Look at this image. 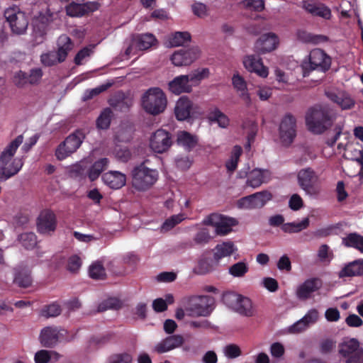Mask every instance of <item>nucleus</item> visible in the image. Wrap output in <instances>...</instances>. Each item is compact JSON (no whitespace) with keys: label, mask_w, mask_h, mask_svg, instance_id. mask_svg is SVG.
Wrapping results in <instances>:
<instances>
[{"label":"nucleus","mask_w":363,"mask_h":363,"mask_svg":"<svg viewBox=\"0 0 363 363\" xmlns=\"http://www.w3.org/2000/svg\"><path fill=\"white\" fill-rule=\"evenodd\" d=\"M23 141L22 135L9 143L0 154V182H6L16 175L23 166V159L14 155Z\"/></svg>","instance_id":"1"},{"label":"nucleus","mask_w":363,"mask_h":363,"mask_svg":"<svg viewBox=\"0 0 363 363\" xmlns=\"http://www.w3.org/2000/svg\"><path fill=\"white\" fill-rule=\"evenodd\" d=\"M305 118L308 130L315 135L323 133L332 125L333 121L328 106L320 105L311 107Z\"/></svg>","instance_id":"2"},{"label":"nucleus","mask_w":363,"mask_h":363,"mask_svg":"<svg viewBox=\"0 0 363 363\" xmlns=\"http://www.w3.org/2000/svg\"><path fill=\"white\" fill-rule=\"evenodd\" d=\"M131 179L133 187L138 191L143 192L155 185L159 179V172L155 169L147 167L142 162L131 170Z\"/></svg>","instance_id":"3"},{"label":"nucleus","mask_w":363,"mask_h":363,"mask_svg":"<svg viewBox=\"0 0 363 363\" xmlns=\"http://www.w3.org/2000/svg\"><path fill=\"white\" fill-rule=\"evenodd\" d=\"M167 100L164 91L159 87L149 88L141 97V105L145 111L157 116L164 111Z\"/></svg>","instance_id":"4"},{"label":"nucleus","mask_w":363,"mask_h":363,"mask_svg":"<svg viewBox=\"0 0 363 363\" xmlns=\"http://www.w3.org/2000/svg\"><path fill=\"white\" fill-rule=\"evenodd\" d=\"M222 301L240 315L252 317L255 314L251 299L242 295L235 292H225L222 296Z\"/></svg>","instance_id":"5"},{"label":"nucleus","mask_w":363,"mask_h":363,"mask_svg":"<svg viewBox=\"0 0 363 363\" xmlns=\"http://www.w3.org/2000/svg\"><path fill=\"white\" fill-rule=\"evenodd\" d=\"M331 65L330 57L322 50L314 49L308 55V60L301 64L303 77L308 76L313 70L322 72L328 71Z\"/></svg>","instance_id":"6"},{"label":"nucleus","mask_w":363,"mask_h":363,"mask_svg":"<svg viewBox=\"0 0 363 363\" xmlns=\"http://www.w3.org/2000/svg\"><path fill=\"white\" fill-rule=\"evenodd\" d=\"M319 180V176L311 167L301 169L297 172V183L305 194L310 197H315L319 194L315 184Z\"/></svg>","instance_id":"7"},{"label":"nucleus","mask_w":363,"mask_h":363,"mask_svg":"<svg viewBox=\"0 0 363 363\" xmlns=\"http://www.w3.org/2000/svg\"><path fill=\"white\" fill-rule=\"evenodd\" d=\"M214 309V298L209 296H193L189 300L186 308L189 315L193 317H207Z\"/></svg>","instance_id":"8"},{"label":"nucleus","mask_w":363,"mask_h":363,"mask_svg":"<svg viewBox=\"0 0 363 363\" xmlns=\"http://www.w3.org/2000/svg\"><path fill=\"white\" fill-rule=\"evenodd\" d=\"M85 138L82 130H76L68 135L65 141L56 150L55 155L59 160H63L70 154L74 152L82 145Z\"/></svg>","instance_id":"9"},{"label":"nucleus","mask_w":363,"mask_h":363,"mask_svg":"<svg viewBox=\"0 0 363 363\" xmlns=\"http://www.w3.org/2000/svg\"><path fill=\"white\" fill-rule=\"evenodd\" d=\"M203 223L214 226L217 235H225L232 231V228L238 224V221L234 218L211 213L203 220Z\"/></svg>","instance_id":"10"},{"label":"nucleus","mask_w":363,"mask_h":363,"mask_svg":"<svg viewBox=\"0 0 363 363\" xmlns=\"http://www.w3.org/2000/svg\"><path fill=\"white\" fill-rule=\"evenodd\" d=\"M279 137L285 146H289L296 136V118L291 113L281 118L279 127Z\"/></svg>","instance_id":"11"},{"label":"nucleus","mask_w":363,"mask_h":363,"mask_svg":"<svg viewBox=\"0 0 363 363\" xmlns=\"http://www.w3.org/2000/svg\"><path fill=\"white\" fill-rule=\"evenodd\" d=\"M272 199V194L269 191H262L240 199L238 206L245 209L261 208Z\"/></svg>","instance_id":"12"},{"label":"nucleus","mask_w":363,"mask_h":363,"mask_svg":"<svg viewBox=\"0 0 363 363\" xmlns=\"http://www.w3.org/2000/svg\"><path fill=\"white\" fill-rule=\"evenodd\" d=\"M38 232L41 235H50L57 228V218L50 209H44L40 211L36 220Z\"/></svg>","instance_id":"13"},{"label":"nucleus","mask_w":363,"mask_h":363,"mask_svg":"<svg viewBox=\"0 0 363 363\" xmlns=\"http://www.w3.org/2000/svg\"><path fill=\"white\" fill-rule=\"evenodd\" d=\"M67 334V330L57 326L43 328L39 336L41 345L45 347H53Z\"/></svg>","instance_id":"14"},{"label":"nucleus","mask_w":363,"mask_h":363,"mask_svg":"<svg viewBox=\"0 0 363 363\" xmlns=\"http://www.w3.org/2000/svg\"><path fill=\"white\" fill-rule=\"evenodd\" d=\"M171 133L163 129H158L150 137V147L157 153L166 152L172 145Z\"/></svg>","instance_id":"15"},{"label":"nucleus","mask_w":363,"mask_h":363,"mask_svg":"<svg viewBox=\"0 0 363 363\" xmlns=\"http://www.w3.org/2000/svg\"><path fill=\"white\" fill-rule=\"evenodd\" d=\"M28 263V261L21 262L13 269V283L20 288H28L33 283L31 270Z\"/></svg>","instance_id":"16"},{"label":"nucleus","mask_w":363,"mask_h":363,"mask_svg":"<svg viewBox=\"0 0 363 363\" xmlns=\"http://www.w3.org/2000/svg\"><path fill=\"white\" fill-rule=\"evenodd\" d=\"M199 57V49L196 47L185 49L182 48L174 52L170 60L177 67L188 66L193 63Z\"/></svg>","instance_id":"17"},{"label":"nucleus","mask_w":363,"mask_h":363,"mask_svg":"<svg viewBox=\"0 0 363 363\" xmlns=\"http://www.w3.org/2000/svg\"><path fill=\"white\" fill-rule=\"evenodd\" d=\"M279 40L274 33L262 34L255 43V50L258 54H265L274 50L279 45Z\"/></svg>","instance_id":"18"},{"label":"nucleus","mask_w":363,"mask_h":363,"mask_svg":"<svg viewBox=\"0 0 363 363\" xmlns=\"http://www.w3.org/2000/svg\"><path fill=\"white\" fill-rule=\"evenodd\" d=\"M322 286V281L318 278H310L305 280L296 289V296L298 300L305 301L312 297L313 293Z\"/></svg>","instance_id":"19"},{"label":"nucleus","mask_w":363,"mask_h":363,"mask_svg":"<svg viewBox=\"0 0 363 363\" xmlns=\"http://www.w3.org/2000/svg\"><path fill=\"white\" fill-rule=\"evenodd\" d=\"M361 349L359 341L356 338H350L340 344L339 353L346 358L345 363H350V360L358 361Z\"/></svg>","instance_id":"20"},{"label":"nucleus","mask_w":363,"mask_h":363,"mask_svg":"<svg viewBox=\"0 0 363 363\" xmlns=\"http://www.w3.org/2000/svg\"><path fill=\"white\" fill-rule=\"evenodd\" d=\"M184 341L181 335H171L155 344L152 351L157 354H164L181 347Z\"/></svg>","instance_id":"21"},{"label":"nucleus","mask_w":363,"mask_h":363,"mask_svg":"<svg viewBox=\"0 0 363 363\" xmlns=\"http://www.w3.org/2000/svg\"><path fill=\"white\" fill-rule=\"evenodd\" d=\"M319 318V312L316 308H311L301 319L289 327V331L292 333L305 330L309 325L315 324Z\"/></svg>","instance_id":"22"},{"label":"nucleus","mask_w":363,"mask_h":363,"mask_svg":"<svg viewBox=\"0 0 363 363\" xmlns=\"http://www.w3.org/2000/svg\"><path fill=\"white\" fill-rule=\"evenodd\" d=\"M243 65L248 72H254L262 78L268 76V68L263 65L262 59L258 56L247 55L243 59Z\"/></svg>","instance_id":"23"},{"label":"nucleus","mask_w":363,"mask_h":363,"mask_svg":"<svg viewBox=\"0 0 363 363\" xmlns=\"http://www.w3.org/2000/svg\"><path fill=\"white\" fill-rule=\"evenodd\" d=\"M31 41L36 46L43 43L47 35L48 23L43 18H35L32 22Z\"/></svg>","instance_id":"24"},{"label":"nucleus","mask_w":363,"mask_h":363,"mask_svg":"<svg viewBox=\"0 0 363 363\" xmlns=\"http://www.w3.org/2000/svg\"><path fill=\"white\" fill-rule=\"evenodd\" d=\"M325 95L330 101L337 104L342 110H349L354 106V100L349 94L345 91H326Z\"/></svg>","instance_id":"25"},{"label":"nucleus","mask_w":363,"mask_h":363,"mask_svg":"<svg viewBox=\"0 0 363 363\" xmlns=\"http://www.w3.org/2000/svg\"><path fill=\"white\" fill-rule=\"evenodd\" d=\"M340 279L363 276V259H357L345 264L337 273Z\"/></svg>","instance_id":"26"},{"label":"nucleus","mask_w":363,"mask_h":363,"mask_svg":"<svg viewBox=\"0 0 363 363\" xmlns=\"http://www.w3.org/2000/svg\"><path fill=\"white\" fill-rule=\"evenodd\" d=\"M108 104L117 111L127 112L133 106V99L123 91H118L108 100Z\"/></svg>","instance_id":"27"},{"label":"nucleus","mask_w":363,"mask_h":363,"mask_svg":"<svg viewBox=\"0 0 363 363\" xmlns=\"http://www.w3.org/2000/svg\"><path fill=\"white\" fill-rule=\"evenodd\" d=\"M169 91L175 95L183 93H190L192 90V84L189 83L188 77L185 74L174 77L168 83Z\"/></svg>","instance_id":"28"},{"label":"nucleus","mask_w":363,"mask_h":363,"mask_svg":"<svg viewBox=\"0 0 363 363\" xmlns=\"http://www.w3.org/2000/svg\"><path fill=\"white\" fill-rule=\"evenodd\" d=\"M102 181L113 189H119L125 185L126 176L119 171H109L102 175Z\"/></svg>","instance_id":"29"},{"label":"nucleus","mask_w":363,"mask_h":363,"mask_svg":"<svg viewBox=\"0 0 363 363\" xmlns=\"http://www.w3.org/2000/svg\"><path fill=\"white\" fill-rule=\"evenodd\" d=\"M303 7L307 12L314 16H318L325 20L331 18V10L324 4L304 1Z\"/></svg>","instance_id":"30"},{"label":"nucleus","mask_w":363,"mask_h":363,"mask_svg":"<svg viewBox=\"0 0 363 363\" xmlns=\"http://www.w3.org/2000/svg\"><path fill=\"white\" fill-rule=\"evenodd\" d=\"M192 108L193 103L188 97H180L174 107L176 118L180 121L188 119L190 117Z\"/></svg>","instance_id":"31"},{"label":"nucleus","mask_w":363,"mask_h":363,"mask_svg":"<svg viewBox=\"0 0 363 363\" xmlns=\"http://www.w3.org/2000/svg\"><path fill=\"white\" fill-rule=\"evenodd\" d=\"M233 87L239 92L240 97L247 104L251 103L250 96L247 91L245 80L239 74H234L232 77Z\"/></svg>","instance_id":"32"},{"label":"nucleus","mask_w":363,"mask_h":363,"mask_svg":"<svg viewBox=\"0 0 363 363\" xmlns=\"http://www.w3.org/2000/svg\"><path fill=\"white\" fill-rule=\"evenodd\" d=\"M109 160L106 157L96 160L88 169L87 177L91 182L95 181L99 177L102 172L108 166Z\"/></svg>","instance_id":"33"},{"label":"nucleus","mask_w":363,"mask_h":363,"mask_svg":"<svg viewBox=\"0 0 363 363\" xmlns=\"http://www.w3.org/2000/svg\"><path fill=\"white\" fill-rule=\"evenodd\" d=\"M208 118L211 123H216L221 128H226L230 124L229 118L218 107L210 109Z\"/></svg>","instance_id":"34"},{"label":"nucleus","mask_w":363,"mask_h":363,"mask_svg":"<svg viewBox=\"0 0 363 363\" xmlns=\"http://www.w3.org/2000/svg\"><path fill=\"white\" fill-rule=\"evenodd\" d=\"M57 45V52H58V55H60V60L65 61L68 53L73 48V43L71 38L66 35H62L58 38Z\"/></svg>","instance_id":"35"},{"label":"nucleus","mask_w":363,"mask_h":363,"mask_svg":"<svg viewBox=\"0 0 363 363\" xmlns=\"http://www.w3.org/2000/svg\"><path fill=\"white\" fill-rule=\"evenodd\" d=\"M236 248L232 242H224L218 244L214 249L213 258L218 262L220 259L230 256Z\"/></svg>","instance_id":"36"},{"label":"nucleus","mask_w":363,"mask_h":363,"mask_svg":"<svg viewBox=\"0 0 363 363\" xmlns=\"http://www.w3.org/2000/svg\"><path fill=\"white\" fill-rule=\"evenodd\" d=\"M198 143V138L186 131L180 132L177 136V143L190 151L195 147Z\"/></svg>","instance_id":"37"},{"label":"nucleus","mask_w":363,"mask_h":363,"mask_svg":"<svg viewBox=\"0 0 363 363\" xmlns=\"http://www.w3.org/2000/svg\"><path fill=\"white\" fill-rule=\"evenodd\" d=\"M135 42L138 50H145L151 48L157 42V39L154 35L147 33L138 35Z\"/></svg>","instance_id":"38"},{"label":"nucleus","mask_w":363,"mask_h":363,"mask_svg":"<svg viewBox=\"0 0 363 363\" xmlns=\"http://www.w3.org/2000/svg\"><path fill=\"white\" fill-rule=\"evenodd\" d=\"M310 224L308 218H303L300 222L286 223L281 227V230L286 233H297L306 229Z\"/></svg>","instance_id":"39"},{"label":"nucleus","mask_w":363,"mask_h":363,"mask_svg":"<svg viewBox=\"0 0 363 363\" xmlns=\"http://www.w3.org/2000/svg\"><path fill=\"white\" fill-rule=\"evenodd\" d=\"M342 242L346 247H353L363 252V236L356 233L348 234L342 238Z\"/></svg>","instance_id":"40"},{"label":"nucleus","mask_w":363,"mask_h":363,"mask_svg":"<svg viewBox=\"0 0 363 363\" xmlns=\"http://www.w3.org/2000/svg\"><path fill=\"white\" fill-rule=\"evenodd\" d=\"M113 113L110 108H104L96 121V125L98 129L107 130L110 127Z\"/></svg>","instance_id":"41"},{"label":"nucleus","mask_w":363,"mask_h":363,"mask_svg":"<svg viewBox=\"0 0 363 363\" xmlns=\"http://www.w3.org/2000/svg\"><path fill=\"white\" fill-rule=\"evenodd\" d=\"M68 174L70 177L82 181L87 177V167L84 163H76L69 167Z\"/></svg>","instance_id":"42"},{"label":"nucleus","mask_w":363,"mask_h":363,"mask_svg":"<svg viewBox=\"0 0 363 363\" xmlns=\"http://www.w3.org/2000/svg\"><path fill=\"white\" fill-rule=\"evenodd\" d=\"M265 172H267V170L261 169H255L251 171L247 179V185L254 189L259 187L264 182Z\"/></svg>","instance_id":"43"},{"label":"nucleus","mask_w":363,"mask_h":363,"mask_svg":"<svg viewBox=\"0 0 363 363\" xmlns=\"http://www.w3.org/2000/svg\"><path fill=\"white\" fill-rule=\"evenodd\" d=\"M209 73L208 68H198L185 75L188 77L189 83L193 86L198 85L202 79L208 77Z\"/></svg>","instance_id":"44"},{"label":"nucleus","mask_w":363,"mask_h":363,"mask_svg":"<svg viewBox=\"0 0 363 363\" xmlns=\"http://www.w3.org/2000/svg\"><path fill=\"white\" fill-rule=\"evenodd\" d=\"M40 62L45 67H52L58 63H62L65 60H60L57 51L51 50L40 55Z\"/></svg>","instance_id":"45"},{"label":"nucleus","mask_w":363,"mask_h":363,"mask_svg":"<svg viewBox=\"0 0 363 363\" xmlns=\"http://www.w3.org/2000/svg\"><path fill=\"white\" fill-rule=\"evenodd\" d=\"M123 306L122 301L117 298L111 297L101 302L98 307V312H104L107 310H118Z\"/></svg>","instance_id":"46"},{"label":"nucleus","mask_w":363,"mask_h":363,"mask_svg":"<svg viewBox=\"0 0 363 363\" xmlns=\"http://www.w3.org/2000/svg\"><path fill=\"white\" fill-rule=\"evenodd\" d=\"M184 215L183 213H179L173 215L166 219L162 225L160 226V232L166 233L174 228L177 224L180 223L184 220Z\"/></svg>","instance_id":"47"},{"label":"nucleus","mask_w":363,"mask_h":363,"mask_svg":"<svg viewBox=\"0 0 363 363\" xmlns=\"http://www.w3.org/2000/svg\"><path fill=\"white\" fill-rule=\"evenodd\" d=\"M28 21L24 14H19L18 20L9 24L13 33L21 35L25 33L28 28Z\"/></svg>","instance_id":"48"},{"label":"nucleus","mask_w":363,"mask_h":363,"mask_svg":"<svg viewBox=\"0 0 363 363\" xmlns=\"http://www.w3.org/2000/svg\"><path fill=\"white\" fill-rule=\"evenodd\" d=\"M18 240L21 245L27 250L33 249L38 242L36 235L32 232L21 234L18 236Z\"/></svg>","instance_id":"49"},{"label":"nucleus","mask_w":363,"mask_h":363,"mask_svg":"<svg viewBox=\"0 0 363 363\" xmlns=\"http://www.w3.org/2000/svg\"><path fill=\"white\" fill-rule=\"evenodd\" d=\"M112 84L113 82H107L101 84L94 89L85 90L82 98V101H86L88 100L93 99L94 96L107 90L109 87L112 86Z\"/></svg>","instance_id":"50"},{"label":"nucleus","mask_w":363,"mask_h":363,"mask_svg":"<svg viewBox=\"0 0 363 363\" xmlns=\"http://www.w3.org/2000/svg\"><path fill=\"white\" fill-rule=\"evenodd\" d=\"M247 262L240 261L233 264L228 268V273L233 277H242L248 272Z\"/></svg>","instance_id":"51"},{"label":"nucleus","mask_w":363,"mask_h":363,"mask_svg":"<svg viewBox=\"0 0 363 363\" xmlns=\"http://www.w3.org/2000/svg\"><path fill=\"white\" fill-rule=\"evenodd\" d=\"M190 40L191 35L188 32H176L170 38L169 43L172 47H179Z\"/></svg>","instance_id":"52"},{"label":"nucleus","mask_w":363,"mask_h":363,"mask_svg":"<svg viewBox=\"0 0 363 363\" xmlns=\"http://www.w3.org/2000/svg\"><path fill=\"white\" fill-rule=\"evenodd\" d=\"M89 274L91 279H103L106 276L103 264L100 262L91 264L89 268Z\"/></svg>","instance_id":"53"},{"label":"nucleus","mask_w":363,"mask_h":363,"mask_svg":"<svg viewBox=\"0 0 363 363\" xmlns=\"http://www.w3.org/2000/svg\"><path fill=\"white\" fill-rule=\"evenodd\" d=\"M132 356L128 352L113 354L108 357L106 363H132Z\"/></svg>","instance_id":"54"},{"label":"nucleus","mask_w":363,"mask_h":363,"mask_svg":"<svg viewBox=\"0 0 363 363\" xmlns=\"http://www.w3.org/2000/svg\"><path fill=\"white\" fill-rule=\"evenodd\" d=\"M62 309L60 304L54 302L45 306L42 310V315L46 318L56 317L61 313Z\"/></svg>","instance_id":"55"},{"label":"nucleus","mask_w":363,"mask_h":363,"mask_svg":"<svg viewBox=\"0 0 363 363\" xmlns=\"http://www.w3.org/2000/svg\"><path fill=\"white\" fill-rule=\"evenodd\" d=\"M112 337L113 334L110 333L100 335H94L90 338L89 344L100 347L109 342Z\"/></svg>","instance_id":"56"},{"label":"nucleus","mask_w":363,"mask_h":363,"mask_svg":"<svg viewBox=\"0 0 363 363\" xmlns=\"http://www.w3.org/2000/svg\"><path fill=\"white\" fill-rule=\"evenodd\" d=\"M67 13L72 17H79L85 15L83 4L71 3L67 8Z\"/></svg>","instance_id":"57"},{"label":"nucleus","mask_w":363,"mask_h":363,"mask_svg":"<svg viewBox=\"0 0 363 363\" xmlns=\"http://www.w3.org/2000/svg\"><path fill=\"white\" fill-rule=\"evenodd\" d=\"M193 13L201 18H205L208 15V7L205 4L196 1L191 5Z\"/></svg>","instance_id":"58"},{"label":"nucleus","mask_w":363,"mask_h":363,"mask_svg":"<svg viewBox=\"0 0 363 363\" xmlns=\"http://www.w3.org/2000/svg\"><path fill=\"white\" fill-rule=\"evenodd\" d=\"M317 256L320 261H328L330 262L333 258V253L330 250V247L328 245L323 244L318 249Z\"/></svg>","instance_id":"59"},{"label":"nucleus","mask_w":363,"mask_h":363,"mask_svg":"<svg viewBox=\"0 0 363 363\" xmlns=\"http://www.w3.org/2000/svg\"><path fill=\"white\" fill-rule=\"evenodd\" d=\"M82 266V259L77 255L70 256L67 261V269L70 272L74 273L79 271Z\"/></svg>","instance_id":"60"},{"label":"nucleus","mask_w":363,"mask_h":363,"mask_svg":"<svg viewBox=\"0 0 363 363\" xmlns=\"http://www.w3.org/2000/svg\"><path fill=\"white\" fill-rule=\"evenodd\" d=\"M225 356L228 359H235L240 356V348L235 344H229L223 349Z\"/></svg>","instance_id":"61"},{"label":"nucleus","mask_w":363,"mask_h":363,"mask_svg":"<svg viewBox=\"0 0 363 363\" xmlns=\"http://www.w3.org/2000/svg\"><path fill=\"white\" fill-rule=\"evenodd\" d=\"M211 238V237L208 233V230L203 228L196 233L194 240L195 243L198 245H205L210 241Z\"/></svg>","instance_id":"62"},{"label":"nucleus","mask_w":363,"mask_h":363,"mask_svg":"<svg viewBox=\"0 0 363 363\" xmlns=\"http://www.w3.org/2000/svg\"><path fill=\"white\" fill-rule=\"evenodd\" d=\"M13 82L15 85L19 88L24 87L26 84H29L28 74L19 70L14 74Z\"/></svg>","instance_id":"63"},{"label":"nucleus","mask_w":363,"mask_h":363,"mask_svg":"<svg viewBox=\"0 0 363 363\" xmlns=\"http://www.w3.org/2000/svg\"><path fill=\"white\" fill-rule=\"evenodd\" d=\"M52 352L45 350L38 351L34 356L35 363H48L51 359Z\"/></svg>","instance_id":"64"}]
</instances>
